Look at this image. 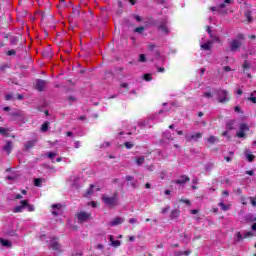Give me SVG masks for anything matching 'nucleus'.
Listing matches in <instances>:
<instances>
[{"mask_svg": "<svg viewBox=\"0 0 256 256\" xmlns=\"http://www.w3.org/2000/svg\"><path fill=\"white\" fill-rule=\"evenodd\" d=\"M135 85H137V80L133 76H128L125 82L120 84V93H129L130 95H135Z\"/></svg>", "mask_w": 256, "mask_h": 256, "instance_id": "f257e3e1", "label": "nucleus"}, {"mask_svg": "<svg viewBox=\"0 0 256 256\" xmlns=\"http://www.w3.org/2000/svg\"><path fill=\"white\" fill-rule=\"evenodd\" d=\"M102 201L107 207H117L119 205V195L117 193L112 196L102 195Z\"/></svg>", "mask_w": 256, "mask_h": 256, "instance_id": "f03ea898", "label": "nucleus"}, {"mask_svg": "<svg viewBox=\"0 0 256 256\" xmlns=\"http://www.w3.org/2000/svg\"><path fill=\"white\" fill-rule=\"evenodd\" d=\"M23 209H27V211L32 213L35 211V206L33 204H29V200H22L20 205L14 207L13 213H23Z\"/></svg>", "mask_w": 256, "mask_h": 256, "instance_id": "7ed1b4c3", "label": "nucleus"}, {"mask_svg": "<svg viewBox=\"0 0 256 256\" xmlns=\"http://www.w3.org/2000/svg\"><path fill=\"white\" fill-rule=\"evenodd\" d=\"M249 131V125H247L246 123H241L239 125V131L236 133V137H238V139H245V137H247V132Z\"/></svg>", "mask_w": 256, "mask_h": 256, "instance_id": "20e7f679", "label": "nucleus"}, {"mask_svg": "<svg viewBox=\"0 0 256 256\" xmlns=\"http://www.w3.org/2000/svg\"><path fill=\"white\" fill-rule=\"evenodd\" d=\"M76 217H77L78 223H86L87 221H89V219H91V213L86 211H81L76 214Z\"/></svg>", "mask_w": 256, "mask_h": 256, "instance_id": "39448f33", "label": "nucleus"}, {"mask_svg": "<svg viewBox=\"0 0 256 256\" xmlns=\"http://www.w3.org/2000/svg\"><path fill=\"white\" fill-rule=\"evenodd\" d=\"M218 102L227 103L229 101V92L227 90H217Z\"/></svg>", "mask_w": 256, "mask_h": 256, "instance_id": "423d86ee", "label": "nucleus"}, {"mask_svg": "<svg viewBox=\"0 0 256 256\" xmlns=\"http://www.w3.org/2000/svg\"><path fill=\"white\" fill-rule=\"evenodd\" d=\"M203 137V134L201 132H194L192 134L186 135V140L188 141H199Z\"/></svg>", "mask_w": 256, "mask_h": 256, "instance_id": "0eeeda50", "label": "nucleus"}, {"mask_svg": "<svg viewBox=\"0 0 256 256\" xmlns=\"http://www.w3.org/2000/svg\"><path fill=\"white\" fill-rule=\"evenodd\" d=\"M211 45H213V41L209 40L205 43L204 38L200 40V47L204 51H210L211 50Z\"/></svg>", "mask_w": 256, "mask_h": 256, "instance_id": "6e6552de", "label": "nucleus"}, {"mask_svg": "<svg viewBox=\"0 0 256 256\" xmlns=\"http://www.w3.org/2000/svg\"><path fill=\"white\" fill-rule=\"evenodd\" d=\"M241 45H243V42H241V40L235 39L231 42L230 44V51H237V49H239V47H241Z\"/></svg>", "mask_w": 256, "mask_h": 256, "instance_id": "1a4fd4ad", "label": "nucleus"}, {"mask_svg": "<svg viewBox=\"0 0 256 256\" xmlns=\"http://www.w3.org/2000/svg\"><path fill=\"white\" fill-rule=\"evenodd\" d=\"M50 248L53 249V251H59V249H61V244H59L57 238L50 240Z\"/></svg>", "mask_w": 256, "mask_h": 256, "instance_id": "9d476101", "label": "nucleus"}, {"mask_svg": "<svg viewBox=\"0 0 256 256\" xmlns=\"http://www.w3.org/2000/svg\"><path fill=\"white\" fill-rule=\"evenodd\" d=\"M46 85H47V81H45V80H37L36 81V89L38 91H45Z\"/></svg>", "mask_w": 256, "mask_h": 256, "instance_id": "9b49d317", "label": "nucleus"}, {"mask_svg": "<svg viewBox=\"0 0 256 256\" xmlns=\"http://www.w3.org/2000/svg\"><path fill=\"white\" fill-rule=\"evenodd\" d=\"M187 181H190L189 176H181L178 180L173 181L176 185H185Z\"/></svg>", "mask_w": 256, "mask_h": 256, "instance_id": "f8f14e48", "label": "nucleus"}, {"mask_svg": "<svg viewBox=\"0 0 256 256\" xmlns=\"http://www.w3.org/2000/svg\"><path fill=\"white\" fill-rule=\"evenodd\" d=\"M124 221L125 219L121 217H116L110 222V227H117V225H121V223H123Z\"/></svg>", "mask_w": 256, "mask_h": 256, "instance_id": "ddd939ff", "label": "nucleus"}, {"mask_svg": "<svg viewBox=\"0 0 256 256\" xmlns=\"http://www.w3.org/2000/svg\"><path fill=\"white\" fill-rule=\"evenodd\" d=\"M12 149H13V144H11V141H7L6 145L3 147V150L7 153V155H10Z\"/></svg>", "mask_w": 256, "mask_h": 256, "instance_id": "4468645a", "label": "nucleus"}, {"mask_svg": "<svg viewBox=\"0 0 256 256\" xmlns=\"http://www.w3.org/2000/svg\"><path fill=\"white\" fill-rule=\"evenodd\" d=\"M218 207H220L221 211H229L231 204H225L223 201H220Z\"/></svg>", "mask_w": 256, "mask_h": 256, "instance_id": "2eb2a0df", "label": "nucleus"}, {"mask_svg": "<svg viewBox=\"0 0 256 256\" xmlns=\"http://www.w3.org/2000/svg\"><path fill=\"white\" fill-rule=\"evenodd\" d=\"M52 209V215L57 217V215H59V209H61V204H53Z\"/></svg>", "mask_w": 256, "mask_h": 256, "instance_id": "dca6fc26", "label": "nucleus"}, {"mask_svg": "<svg viewBox=\"0 0 256 256\" xmlns=\"http://www.w3.org/2000/svg\"><path fill=\"white\" fill-rule=\"evenodd\" d=\"M35 143H37V140H30L26 142L25 144L26 151H29V149H33V147H35Z\"/></svg>", "mask_w": 256, "mask_h": 256, "instance_id": "f3484780", "label": "nucleus"}, {"mask_svg": "<svg viewBox=\"0 0 256 256\" xmlns=\"http://www.w3.org/2000/svg\"><path fill=\"white\" fill-rule=\"evenodd\" d=\"M159 31L165 33V35H169V28H167V25L165 23L159 25Z\"/></svg>", "mask_w": 256, "mask_h": 256, "instance_id": "a211bd4d", "label": "nucleus"}, {"mask_svg": "<svg viewBox=\"0 0 256 256\" xmlns=\"http://www.w3.org/2000/svg\"><path fill=\"white\" fill-rule=\"evenodd\" d=\"M0 243H1V245L3 246V247H8V248H11L12 247V243H11V241H9V240H5V239H3V238H0Z\"/></svg>", "mask_w": 256, "mask_h": 256, "instance_id": "6ab92c4d", "label": "nucleus"}, {"mask_svg": "<svg viewBox=\"0 0 256 256\" xmlns=\"http://www.w3.org/2000/svg\"><path fill=\"white\" fill-rule=\"evenodd\" d=\"M57 152H48L46 153V157H48V159L52 160V163H55V157H57Z\"/></svg>", "mask_w": 256, "mask_h": 256, "instance_id": "aec40b11", "label": "nucleus"}, {"mask_svg": "<svg viewBox=\"0 0 256 256\" xmlns=\"http://www.w3.org/2000/svg\"><path fill=\"white\" fill-rule=\"evenodd\" d=\"M135 161H136V165L138 167H141V165H143V163H145V157H143V156L136 157Z\"/></svg>", "mask_w": 256, "mask_h": 256, "instance_id": "412c9836", "label": "nucleus"}, {"mask_svg": "<svg viewBox=\"0 0 256 256\" xmlns=\"http://www.w3.org/2000/svg\"><path fill=\"white\" fill-rule=\"evenodd\" d=\"M164 141H173V137H171V132L166 131L163 134Z\"/></svg>", "mask_w": 256, "mask_h": 256, "instance_id": "4be33fe9", "label": "nucleus"}, {"mask_svg": "<svg viewBox=\"0 0 256 256\" xmlns=\"http://www.w3.org/2000/svg\"><path fill=\"white\" fill-rule=\"evenodd\" d=\"M242 67H243L244 73H247V71H249V69H251V64L249 63V61L245 60Z\"/></svg>", "mask_w": 256, "mask_h": 256, "instance_id": "5701e85b", "label": "nucleus"}, {"mask_svg": "<svg viewBox=\"0 0 256 256\" xmlns=\"http://www.w3.org/2000/svg\"><path fill=\"white\" fill-rule=\"evenodd\" d=\"M95 186L94 185H90V188L87 190L85 197H89L90 195H93Z\"/></svg>", "mask_w": 256, "mask_h": 256, "instance_id": "b1692460", "label": "nucleus"}, {"mask_svg": "<svg viewBox=\"0 0 256 256\" xmlns=\"http://www.w3.org/2000/svg\"><path fill=\"white\" fill-rule=\"evenodd\" d=\"M217 141H219V138L215 137V136H210L208 138V143H211V145L217 143Z\"/></svg>", "mask_w": 256, "mask_h": 256, "instance_id": "393cba45", "label": "nucleus"}, {"mask_svg": "<svg viewBox=\"0 0 256 256\" xmlns=\"http://www.w3.org/2000/svg\"><path fill=\"white\" fill-rule=\"evenodd\" d=\"M170 217L171 219H177L179 217V210H172Z\"/></svg>", "mask_w": 256, "mask_h": 256, "instance_id": "a878e982", "label": "nucleus"}, {"mask_svg": "<svg viewBox=\"0 0 256 256\" xmlns=\"http://www.w3.org/2000/svg\"><path fill=\"white\" fill-rule=\"evenodd\" d=\"M42 183H43V180L41 178H36L34 180L35 187H41Z\"/></svg>", "mask_w": 256, "mask_h": 256, "instance_id": "bb28decb", "label": "nucleus"}, {"mask_svg": "<svg viewBox=\"0 0 256 256\" xmlns=\"http://www.w3.org/2000/svg\"><path fill=\"white\" fill-rule=\"evenodd\" d=\"M47 129H49V122H45V123L42 124V126H41V131H42V133H46Z\"/></svg>", "mask_w": 256, "mask_h": 256, "instance_id": "cd10ccee", "label": "nucleus"}, {"mask_svg": "<svg viewBox=\"0 0 256 256\" xmlns=\"http://www.w3.org/2000/svg\"><path fill=\"white\" fill-rule=\"evenodd\" d=\"M233 125H235V120H230L228 123H227V127L228 129L231 131L233 129H235V127H233Z\"/></svg>", "mask_w": 256, "mask_h": 256, "instance_id": "c85d7f7f", "label": "nucleus"}, {"mask_svg": "<svg viewBox=\"0 0 256 256\" xmlns=\"http://www.w3.org/2000/svg\"><path fill=\"white\" fill-rule=\"evenodd\" d=\"M230 3H231V0H224V3L218 6V9H224V7H226V5H229Z\"/></svg>", "mask_w": 256, "mask_h": 256, "instance_id": "c756f323", "label": "nucleus"}, {"mask_svg": "<svg viewBox=\"0 0 256 256\" xmlns=\"http://www.w3.org/2000/svg\"><path fill=\"white\" fill-rule=\"evenodd\" d=\"M143 79L144 81H152L153 77L151 76V74H144Z\"/></svg>", "mask_w": 256, "mask_h": 256, "instance_id": "7c9ffc66", "label": "nucleus"}, {"mask_svg": "<svg viewBox=\"0 0 256 256\" xmlns=\"http://www.w3.org/2000/svg\"><path fill=\"white\" fill-rule=\"evenodd\" d=\"M135 33H143L145 31V27L140 26L134 29Z\"/></svg>", "mask_w": 256, "mask_h": 256, "instance_id": "2f4dec72", "label": "nucleus"}, {"mask_svg": "<svg viewBox=\"0 0 256 256\" xmlns=\"http://www.w3.org/2000/svg\"><path fill=\"white\" fill-rule=\"evenodd\" d=\"M112 247H120L121 246V241L119 240H114L111 243Z\"/></svg>", "mask_w": 256, "mask_h": 256, "instance_id": "473e14b6", "label": "nucleus"}, {"mask_svg": "<svg viewBox=\"0 0 256 256\" xmlns=\"http://www.w3.org/2000/svg\"><path fill=\"white\" fill-rule=\"evenodd\" d=\"M247 199H248V201H250V203H251V205H253V207H256V198L248 197Z\"/></svg>", "mask_w": 256, "mask_h": 256, "instance_id": "72a5a7b5", "label": "nucleus"}, {"mask_svg": "<svg viewBox=\"0 0 256 256\" xmlns=\"http://www.w3.org/2000/svg\"><path fill=\"white\" fill-rule=\"evenodd\" d=\"M124 145H125L126 149H133V147H134L133 142H125Z\"/></svg>", "mask_w": 256, "mask_h": 256, "instance_id": "f704fd0d", "label": "nucleus"}, {"mask_svg": "<svg viewBox=\"0 0 256 256\" xmlns=\"http://www.w3.org/2000/svg\"><path fill=\"white\" fill-rule=\"evenodd\" d=\"M246 159H247V161L251 162V161H253V159H255V156L251 153H247L246 154Z\"/></svg>", "mask_w": 256, "mask_h": 256, "instance_id": "c9c22d12", "label": "nucleus"}, {"mask_svg": "<svg viewBox=\"0 0 256 256\" xmlns=\"http://www.w3.org/2000/svg\"><path fill=\"white\" fill-rule=\"evenodd\" d=\"M139 61L140 63H145V61H147V56H145V54H141L139 56Z\"/></svg>", "mask_w": 256, "mask_h": 256, "instance_id": "e433bc0d", "label": "nucleus"}, {"mask_svg": "<svg viewBox=\"0 0 256 256\" xmlns=\"http://www.w3.org/2000/svg\"><path fill=\"white\" fill-rule=\"evenodd\" d=\"M44 57H48V59H51V49H48L44 52Z\"/></svg>", "mask_w": 256, "mask_h": 256, "instance_id": "4c0bfd02", "label": "nucleus"}, {"mask_svg": "<svg viewBox=\"0 0 256 256\" xmlns=\"http://www.w3.org/2000/svg\"><path fill=\"white\" fill-rule=\"evenodd\" d=\"M249 101H251L252 103H256L255 93H252V94L250 95Z\"/></svg>", "mask_w": 256, "mask_h": 256, "instance_id": "58836bf2", "label": "nucleus"}, {"mask_svg": "<svg viewBox=\"0 0 256 256\" xmlns=\"http://www.w3.org/2000/svg\"><path fill=\"white\" fill-rule=\"evenodd\" d=\"M170 209H171L170 206H166L165 208H162L161 213H162L163 215H165V213H167Z\"/></svg>", "mask_w": 256, "mask_h": 256, "instance_id": "ea45409f", "label": "nucleus"}, {"mask_svg": "<svg viewBox=\"0 0 256 256\" xmlns=\"http://www.w3.org/2000/svg\"><path fill=\"white\" fill-rule=\"evenodd\" d=\"M241 239H243V234H241V232H238V233L236 234V240H237V241H241Z\"/></svg>", "mask_w": 256, "mask_h": 256, "instance_id": "a19ab883", "label": "nucleus"}, {"mask_svg": "<svg viewBox=\"0 0 256 256\" xmlns=\"http://www.w3.org/2000/svg\"><path fill=\"white\" fill-rule=\"evenodd\" d=\"M155 47H157V46L153 43L148 44L149 51H153L155 49Z\"/></svg>", "mask_w": 256, "mask_h": 256, "instance_id": "79ce46f5", "label": "nucleus"}, {"mask_svg": "<svg viewBox=\"0 0 256 256\" xmlns=\"http://www.w3.org/2000/svg\"><path fill=\"white\" fill-rule=\"evenodd\" d=\"M204 97H206V99H211V97H213V94H211V92H205Z\"/></svg>", "mask_w": 256, "mask_h": 256, "instance_id": "37998d69", "label": "nucleus"}, {"mask_svg": "<svg viewBox=\"0 0 256 256\" xmlns=\"http://www.w3.org/2000/svg\"><path fill=\"white\" fill-rule=\"evenodd\" d=\"M7 134V129L0 127V135H6Z\"/></svg>", "mask_w": 256, "mask_h": 256, "instance_id": "c03bdc74", "label": "nucleus"}, {"mask_svg": "<svg viewBox=\"0 0 256 256\" xmlns=\"http://www.w3.org/2000/svg\"><path fill=\"white\" fill-rule=\"evenodd\" d=\"M74 147H75V149H79V147H81V142L80 141H75L74 142Z\"/></svg>", "mask_w": 256, "mask_h": 256, "instance_id": "a18cd8bd", "label": "nucleus"}, {"mask_svg": "<svg viewBox=\"0 0 256 256\" xmlns=\"http://www.w3.org/2000/svg\"><path fill=\"white\" fill-rule=\"evenodd\" d=\"M7 235H9V237H15V230L8 231Z\"/></svg>", "mask_w": 256, "mask_h": 256, "instance_id": "49530a36", "label": "nucleus"}, {"mask_svg": "<svg viewBox=\"0 0 256 256\" xmlns=\"http://www.w3.org/2000/svg\"><path fill=\"white\" fill-rule=\"evenodd\" d=\"M7 179L9 181H13V180L17 179V176L16 175H10V176L7 177Z\"/></svg>", "mask_w": 256, "mask_h": 256, "instance_id": "de8ad7c7", "label": "nucleus"}, {"mask_svg": "<svg viewBox=\"0 0 256 256\" xmlns=\"http://www.w3.org/2000/svg\"><path fill=\"white\" fill-rule=\"evenodd\" d=\"M206 171H211V169H213V164H208L205 167Z\"/></svg>", "mask_w": 256, "mask_h": 256, "instance_id": "09e8293b", "label": "nucleus"}, {"mask_svg": "<svg viewBox=\"0 0 256 256\" xmlns=\"http://www.w3.org/2000/svg\"><path fill=\"white\" fill-rule=\"evenodd\" d=\"M166 175H167V173H165V172H160L159 177H160V179L163 180V179H165Z\"/></svg>", "mask_w": 256, "mask_h": 256, "instance_id": "8fccbe9b", "label": "nucleus"}, {"mask_svg": "<svg viewBox=\"0 0 256 256\" xmlns=\"http://www.w3.org/2000/svg\"><path fill=\"white\" fill-rule=\"evenodd\" d=\"M16 53H17V52H15V50H9V51L7 52V55H8V56L16 55Z\"/></svg>", "mask_w": 256, "mask_h": 256, "instance_id": "3c124183", "label": "nucleus"}, {"mask_svg": "<svg viewBox=\"0 0 256 256\" xmlns=\"http://www.w3.org/2000/svg\"><path fill=\"white\" fill-rule=\"evenodd\" d=\"M129 223H130L131 225H135V223H137V219L131 218V219L129 220Z\"/></svg>", "mask_w": 256, "mask_h": 256, "instance_id": "603ef678", "label": "nucleus"}, {"mask_svg": "<svg viewBox=\"0 0 256 256\" xmlns=\"http://www.w3.org/2000/svg\"><path fill=\"white\" fill-rule=\"evenodd\" d=\"M109 142H104L103 144L100 145V147H102V149H105V147H109Z\"/></svg>", "mask_w": 256, "mask_h": 256, "instance_id": "864d4df0", "label": "nucleus"}, {"mask_svg": "<svg viewBox=\"0 0 256 256\" xmlns=\"http://www.w3.org/2000/svg\"><path fill=\"white\" fill-rule=\"evenodd\" d=\"M134 18L136 19V21H138V23H140V21H143V18H141V16L139 15H135Z\"/></svg>", "mask_w": 256, "mask_h": 256, "instance_id": "5fc2aeb1", "label": "nucleus"}, {"mask_svg": "<svg viewBox=\"0 0 256 256\" xmlns=\"http://www.w3.org/2000/svg\"><path fill=\"white\" fill-rule=\"evenodd\" d=\"M246 175L253 176V175H255V171H253V170H248V171H246Z\"/></svg>", "mask_w": 256, "mask_h": 256, "instance_id": "6e6d98bb", "label": "nucleus"}, {"mask_svg": "<svg viewBox=\"0 0 256 256\" xmlns=\"http://www.w3.org/2000/svg\"><path fill=\"white\" fill-rule=\"evenodd\" d=\"M180 201H181V203H186V205H191V201L190 200H183V199H181Z\"/></svg>", "mask_w": 256, "mask_h": 256, "instance_id": "4d7b16f0", "label": "nucleus"}, {"mask_svg": "<svg viewBox=\"0 0 256 256\" xmlns=\"http://www.w3.org/2000/svg\"><path fill=\"white\" fill-rule=\"evenodd\" d=\"M241 201H242V205H247V198L242 197Z\"/></svg>", "mask_w": 256, "mask_h": 256, "instance_id": "13d9d810", "label": "nucleus"}, {"mask_svg": "<svg viewBox=\"0 0 256 256\" xmlns=\"http://www.w3.org/2000/svg\"><path fill=\"white\" fill-rule=\"evenodd\" d=\"M222 195H223L224 197H229V191L224 190V191L222 192Z\"/></svg>", "mask_w": 256, "mask_h": 256, "instance_id": "bf43d9fd", "label": "nucleus"}, {"mask_svg": "<svg viewBox=\"0 0 256 256\" xmlns=\"http://www.w3.org/2000/svg\"><path fill=\"white\" fill-rule=\"evenodd\" d=\"M234 111H236V113H243V112L241 111V108H239V106H236V107L234 108Z\"/></svg>", "mask_w": 256, "mask_h": 256, "instance_id": "052dcab7", "label": "nucleus"}, {"mask_svg": "<svg viewBox=\"0 0 256 256\" xmlns=\"http://www.w3.org/2000/svg\"><path fill=\"white\" fill-rule=\"evenodd\" d=\"M181 255H186V256H188V255H191V251H184V252H181Z\"/></svg>", "mask_w": 256, "mask_h": 256, "instance_id": "680f3d73", "label": "nucleus"}, {"mask_svg": "<svg viewBox=\"0 0 256 256\" xmlns=\"http://www.w3.org/2000/svg\"><path fill=\"white\" fill-rule=\"evenodd\" d=\"M158 73H165V68L159 67L158 68Z\"/></svg>", "mask_w": 256, "mask_h": 256, "instance_id": "e2e57ef3", "label": "nucleus"}, {"mask_svg": "<svg viewBox=\"0 0 256 256\" xmlns=\"http://www.w3.org/2000/svg\"><path fill=\"white\" fill-rule=\"evenodd\" d=\"M73 15H75V16H79V10L74 9V10H73Z\"/></svg>", "mask_w": 256, "mask_h": 256, "instance_id": "0e129e2a", "label": "nucleus"}, {"mask_svg": "<svg viewBox=\"0 0 256 256\" xmlns=\"http://www.w3.org/2000/svg\"><path fill=\"white\" fill-rule=\"evenodd\" d=\"M133 176H126V181H133Z\"/></svg>", "mask_w": 256, "mask_h": 256, "instance_id": "69168bd1", "label": "nucleus"}, {"mask_svg": "<svg viewBox=\"0 0 256 256\" xmlns=\"http://www.w3.org/2000/svg\"><path fill=\"white\" fill-rule=\"evenodd\" d=\"M224 71H226V72L231 71V67H229V66H225V67H224Z\"/></svg>", "mask_w": 256, "mask_h": 256, "instance_id": "338daca9", "label": "nucleus"}, {"mask_svg": "<svg viewBox=\"0 0 256 256\" xmlns=\"http://www.w3.org/2000/svg\"><path fill=\"white\" fill-rule=\"evenodd\" d=\"M252 231H256V223L252 225Z\"/></svg>", "mask_w": 256, "mask_h": 256, "instance_id": "774afa93", "label": "nucleus"}]
</instances>
